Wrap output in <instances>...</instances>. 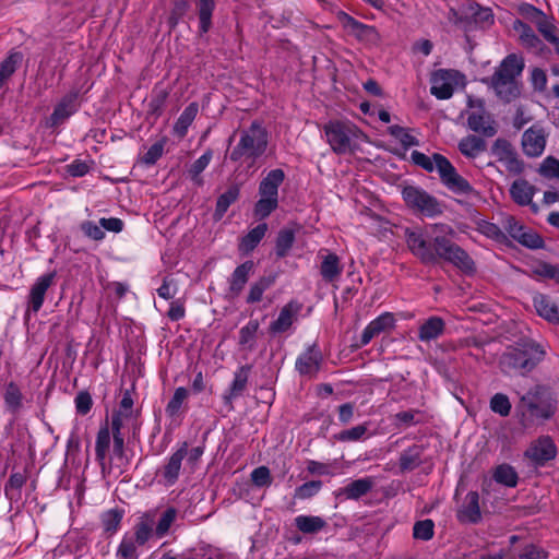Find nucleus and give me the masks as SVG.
I'll use <instances>...</instances> for the list:
<instances>
[{
  "mask_svg": "<svg viewBox=\"0 0 559 559\" xmlns=\"http://www.w3.org/2000/svg\"><path fill=\"white\" fill-rule=\"evenodd\" d=\"M435 523L432 520L417 521L413 527V536L416 539L429 540L433 537Z\"/></svg>",
  "mask_w": 559,
  "mask_h": 559,
  "instance_id": "52",
  "label": "nucleus"
},
{
  "mask_svg": "<svg viewBox=\"0 0 559 559\" xmlns=\"http://www.w3.org/2000/svg\"><path fill=\"white\" fill-rule=\"evenodd\" d=\"M123 518V511L120 509H110L102 514V524L106 533L110 535L116 533Z\"/></svg>",
  "mask_w": 559,
  "mask_h": 559,
  "instance_id": "46",
  "label": "nucleus"
},
{
  "mask_svg": "<svg viewBox=\"0 0 559 559\" xmlns=\"http://www.w3.org/2000/svg\"><path fill=\"white\" fill-rule=\"evenodd\" d=\"M250 369L248 365L241 366L235 372L234 380L228 391L223 395L224 402L230 411L234 409L233 401L241 396L247 389Z\"/></svg>",
  "mask_w": 559,
  "mask_h": 559,
  "instance_id": "19",
  "label": "nucleus"
},
{
  "mask_svg": "<svg viewBox=\"0 0 559 559\" xmlns=\"http://www.w3.org/2000/svg\"><path fill=\"white\" fill-rule=\"evenodd\" d=\"M2 397L5 412L17 417L22 413L26 400L21 386L13 380L7 382L3 385Z\"/></svg>",
  "mask_w": 559,
  "mask_h": 559,
  "instance_id": "13",
  "label": "nucleus"
},
{
  "mask_svg": "<svg viewBox=\"0 0 559 559\" xmlns=\"http://www.w3.org/2000/svg\"><path fill=\"white\" fill-rule=\"evenodd\" d=\"M445 330V322L440 317H430L425 320L418 328V340L429 343L439 338Z\"/></svg>",
  "mask_w": 559,
  "mask_h": 559,
  "instance_id": "22",
  "label": "nucleus"
},
{
  "mask_svg": "<svg viewBox=\"0 0 559 559\" xmlns=\"http://www.w3.org/2000/svg\"><path fill=\"white\" fill-rule=\"evenodd\" d=\"M269 144V132L261 122L254 120L249 128L240 130L239 141L231 150L229 158L233 162L241 159L249 162V166L265 153Z\"/></svg>",
  "mask_w": 559,
  "mask_h": 559,
  "instance_id": "5",
  "label": "nucleus"
},
{
  "mask_svg": "<svg viewBox=\"0 0 559 559\" xmlns=\"http://www.w3.org/2000/svg\"><path fill=\"white\" fill-rule=\"evenodd\" d=\"M372 486L373 481L370 478L356 479L344 488V493L347 499H359L368 493Z\"/></svg>",
  "mask_w": 559,
  "mask_h": 559,
  "instance_id": "40",
  "label": "nucleus"
},
{
  "mask_svg": "<svg viewBox=\"0 0 559 559\" xmlns=\"http://www.w3.org/2000/svg\"><path fill=\"white\" fill-rule=\"evenodd\" d=\"M493 479L507 487H515L518 485L519 476L511 465L501 464L495 469Z\"/></svg>",
  "mask_w": 559,
  "mask_h": 559,
  "instance_id": "41",
  "label": "nucleus"
},
{
  "mask_svg": "<svg viewBox=\"0 0 559 559\" xmlns=\"http://www.w3.org/2000/svg\"><path fill=\"white\" fill-rule=\"evenodd\" d=\"M324 133L332 151L340 155L354 153L365 136L355 124L345 121H330L324 126Z\"/></svg>",
  "mask_w": 559,
  "mask_h": 559,
  "instance_id": "7",
  "label": "nucleus"
},
{
  "mask_svg": "<svg viewBox=\"0 0 559 559\" xmlns=\"http://www.w3.org/2000/svg\"><path fill=\"white\" fill-rule=\"evenodd\" d=\"M276 276L273 274L260 277L257 282L251 284L249 294L247 296L248 304H255L262 300L263 294L275 283Z\"/></svg>",
  "mask_w": 559,
  "mask_h": 559,
  "instance_id": "35",
  "label": "nucleus"
},
{
  "mask_svg": "<svg viewBox=\"0 0 559 559\" xmlns=\"http://www.w3.org/2000/svg\"><path fill=\"white\" fill-rule=\"evenodd\" d=\"M188 396H189V391L186 388H183V386L177 388L175 390L173 397L170 399V401L168 402V404L166 406V414L169 417L177 416L180 413V409H181L183 403L187 401Z\"/></svg>",
  "mask_w": 559,
  "mask_h": 559,
  "instance_id": "47",
  "label": "nucleus"
},
{
  "mask_svg": "<svg viewBox=\"0 0 559 559\" xmlns=\"http://www.w3.org/2000/svg\"><path fill=\"white\" fill-rule=\"evenodd\" d=\"M253 267L254 263L252 261H246L235 269L229 278L228 292L230 296L237 297L240 295L249 280L251 272L253 271Z\"/></svg>",
  "mask_w": 559,
  "mask_h": 559,
  "instance_id": "23",
  "label": "nucleus"
},
{
  "mask_svg": "<svg viewBox=\"0 0 559 559\" xmlns=\"http://www.w3.org/2000/svg\"><path fill=\"white\" fill-rule=\"evenodd\" d=\"M195 9L200 22V33L206 34L212 27V15L215 10V0H195Z\"/></svg>",
  "mask_w": 559,
  "mask_h": 559,
  "instance_id": "31",
  "label": "nucleus"
},
{
  "mask_svg": "<svg viewBox=\"0 0 559 559\" xmlns=\"http://www.w3.org/2000/svg\"><path fill=\"white\" fill-rule=\"evenodd\" d=\"M78 93L73 92L66 95L55 107L50 116L51 124L58 126L76 111Z\"/></svg>",
  "mask_w": 559,
  "mask_h": 559,
  "instance_id": "25",
  "label": "nucleus"
},
{
  "mask_svg": "<svg viewBox=\"0 0 559 559\" xmlns=\"http://www.w3.org/2000/svg\"><path fill=\"white\" fill-rule=\"evenodd\" d=\"M322 487L321 480H310L297 487L294 497L297 499H309L317 495Z\"/></svg>",
  "mask_w": 559,
  "mask_h": 559,
  "instance_id": "56",
  "label": "nucleus"
},
{
  "mask_svg": "<svg viewBox=\"0 0 559 559\" xmlns=\"http://www.w3.org/2000/svg\"><path fill=\"white\" fill-rule=\"evenodd\" d=\"M343 267L340 258L335 253H329L321 262L320 272L324 281L333 282L342 273Z\"/></svg>",
  "mask_w": 559,
  "mask_h": 559,
  "instance_id": "33",
  "label": "nucleus"
},
{
  "mask_svg": "<svg viewBox=\"0 0 559 559\" xmlns=\"http://www.w3.org/2000/svg\"><path fill=\"white\" fill-rule=\"evenodd\" d=\"M80 228L86 237L93 240L99 241L105 237V233L102 229L100 225L98 226L91 221H85L81 223Z\"/></svg>",
  "mask_w": 559,
  "mask_h": 559,
  "instance_id": "63",
  "label": "nucleus"
},
{
  "mask_svg": "<svg viewBox=\"0 0 559 559\" xmlns=\"http://www.w3.org/2000/svg\"><path fill=\"white\" fill-rule=\"evenodd\" d=\"M238 197L239 188L237 186L228 188L227 191L221 194L216 202V209L214 213L215 218L221 219L230 204H233L238 199Z\"/></svg>",
  "mask_w": 559,
  "mask_h": 559,
  "instance_id": "39",
  "label": "nucleus"
},
{
  "mask_svg": "<svg viewBox=\"0 0 559 559\" xmlns=\"http://www.w3.org/2000/svg\"><path fill=\"white\" fill-rule=\"evenodd\" d=\"M538 174L546 179H559V159L547 156L537 169Z\"/></svg>",
  "mask_w": 559,
  "mask_h": 559,
  "instance_id": "48",
  "label": "nucleus"
},
{
  "mask_svg": "<svg viewBox=\"0 0 559 559\" xmlns=\"http://www.w3.org/2000/svg\"><path fill=\"white\" fill-rule=\"evenodd\" d=\"M533 306L537 314L550 323L559 321V305H557L549 296L544 294H535L533 296Z\"/></svg>",
  "mask_w": 559,
  "mask_h": 559,
  "instance_id": "21",
  "label": "nucleus"
},
{
  "mask_svg": "<svg viewBox=\"0 0 559 559\" xmlns=\"http://www.w3.org/2000/svg\"><path fill=\"white\" fill-rule=\"evenodd\" d=\"M490 408L500 416H508L511 412V403L509 397L502 393H496L490 400Z\"/></svg>",
  "mask_w": 559,
  "mask_h": 559,
  "instance_id": "54",
  "label": "nucleus"
},
{
  "mask_svg": "<svg viewBox=\"0 0 559 559\" xmlns=\"http://www.w3.org/2000/svg\"><path fill=\"white\" fill-rule=\"evenodd\" d=\"M516 241L530 249H540L544 247V239L535 231L526 228L523 229Z\"/></svg>",
  "mask_w": 559,
  "mask_h": 559,
  "instance_id": "55",
  "label": "nucleus"
},
{
  "mask_svg": "<svg viewBox=\"0 0 559 559\" xmlns=\"http://www.w3.org/2000/svg\"><path fill=\"white\" fill-rule=\"evenodd\" d=\"M55 272L47 273L37 278V281L33 284L28 295V309L27 311H33L37 313L45 300V295L49 287L53 284L55 281Z\"/></svg>",
  "mask_w": 559,
  "mask_h": 559,
  "instance_id": "15",
  "label": "nucleus"
},
{
  "mask_svg": "<svg viewBox=\"0 0 559 559\" xmlns=\"http://www.w3.org/2000/svg\"><path fill=\"white\" fill-rule=\"evenodd\" d=\"M295 241V231L292 228H283L276 238L275 252L278 258L287 255Z\"/></svg>",
  "mask_w": 559,
  "mask_h": 559,
  "instance_id": "43",
  "label": "nucleus"
},
{
  "mask_svg": "<svg viewBox=\"0 0 559 559\" xmlns=\"http://www.w3.org/2000/svg\"><path fill=\"white\" fill-rule=\"evenodd\" d=\"M267 231V224L261 223L252 228L246 236H243L238 246L239 251L242 253H249L253 251L260 241L263 239Z\"/></svg>",
  "mask_w": 559,
  "mask_h": 559,
  "instance_id": "30",
  "label": "nucleus"
},
{
  "mask_svg": "<svg viewBox=\"0 0 559 559\" xmlns=\"http://www.w3.org/2000/svg\"><path fill=\"white\" fill-rule=\"evenodd\" d=\"M459 150L464 156L475 158L486 150V142L479 136L467 135L460 141Z\"/></svg>",
  "mask_w": 559,
  "mask_h": 559,
  "instance_id": "32",
  "label": "nucleus"
},
{
  "mask_svg": "<svg viewBox=\"0 0 559 559\" xmlns=\"http://www.w3.org/2000/svg\"><path fill=\"white\" fill-rule=\"evenodd\" d=\"M533 273L537 276L552 278L559 282V267L554 264L540 262L534 266Z\"/></svg>",
  "mask_w": 559,
  "mask_h": 559,
  "instance_id": "60",
  "label": "nucleus"
},
{
  "mask_svg": "<svg viewBox=\"0 0 559 559\" xmlns=\"http://www.w3.org/2000/svg\"><path fill=\"white\" fill-rule=\"evenodd\" d=\"M178 516V510L174 507L167 508L162 512L160 518L154 528L156 537L162 538L168 534L171 525L175 523Z\"/></svg>",
  "mask_w": 559,
  "mask_h": 559,
  "instance_id": "38",
  "label": "nucleus"
},
{
  "mask_svg": "<svg viewBox=\"0 0 559 559\" xmlns=\"http://www.w3.org/2000/svg\"><path fill=\"white\" fill-rule=\"evenodd\" d=\"M478 230L488 238H491L496 241L503 242L507 237L501 228L490 222L483 221L478 224Z\"/></svg>",
  "mask_w": 559,
  "mask_h": 559,
  "instance_id": "57",
  "label": "nucleus"
},
{
  "mask_svg": "<svg viewBox=\"0 0 559 559\" xmlns=\"http://www.w3.org/2000/svg\"><path fill=\"white\" fill-rule=\"evenodd\" d=\"M110 447V430L108 426L102 427L96 437L95 452L96 460L100 465H104V461Z\"/></svg>",
  "mask_w": 559,
  "mask_h": 559,
  "instance_id": "42",
  "label": "nucleus"
},
{
  "mask_svg": "<svg viewBox=\"0 0 559 559\" xmlns=\"http://www.w3.org/2000/svg\"><path fill=\"white\" fill-rule=\"evenodd\" d=\"M424 448L421 445L414 444L407 450L403 451L400 455L399 466L401 473L414 471L423 463Z\"/></svg>",
  "mask_w": 559,
  "mask_h": 559,
  "instance_id": "29",
  "label": "nucleus"
},
{
  "mask_svg": "<svg viewBox=\"0 0 559 559\" xmlns=\"http://www.w3.org/2000/svg\"><path fill=\"white\" fill-rule=\"evenodd\" d=\"M302 308L296 300H290L280 311L278 318L270 324L269 332L272 334L284 333L290 329Z\"/></svg>",
  "mask_w": 559,
  "mask_h": 559,
  "instance_id": "14",
  "label": "nucleus"
},
{
  "mask_svg": "<svg viewBox=\"0 0 559 559\" xmlns=\"http://www.w3.org/2000/svg\"><path fill=\"white\" fill-rule=\"evenodd\" d=\"M278 205V200L273 198L260 197L254 205V215L259 218L267 217Z\"/></svg>",
  "mask_w": 559,
  "mask_h": 559,
  "instance_id": "53",
  "label": "nucleus"
},
{
  "mask_svg": "<svg viewBox=\"0 0 559 559\" xmlns=\"http://www.w3.org/2000/svg\"><path fill=\"white\" fill-rule=\"evenodd\" d=\"M322 361L321 352L316 345H311L296 360V369L301 376L316 377Z\"/></svg>",
  "mask_w": 559,
  "mask_h": 559,
  "instance_id": "16",
  "label": "nucleus"
},
{
  "mask_svg": "<svg viewBox=\"0 0 559 559\" xmlns=\"http://www.w3.org/2000/svg\"><path fill=\"white\" fill-rule=\"evenodd\" d=\"M188 442H182L160 468L159 473L167 485L171 486L178 480L182 461L188 454Z\"/></svg>",
  "mask_w": 559,
  "mask_h": 559,
  "instance_id": "12",
  "label": "nucleus"
},
{
  "mask_svg": "<svg viewBox=\"0 0 559 559\" xmlns=\"http://www.w3.org/2000/svg\"><path fill=\"white\" fill-rule=\"evenodd\" d=\"M406 205L425 216L433 217L442 213L441 203L427 191L415 186H407L402 191Z\"/></svg>",
  "mask_w": 559,
  "mask_h": 559,
  "instance_id": "8",
  "label": "nucleus"
},
{
  "mask_svg": "<svg viewBox=\"0 0 559 559\" xmlns=\"http://www.w3.org/2000/svg\"><path fill=\"white\" fill-rule=\"evenodd\" d=\"M524 70V59L515 53L508 55L495 69L490 78L483 82L493 90L496 96L503 103H511L521 95V83L518 78Z\"/></svg>",
  "mask_w": 559,
  "mask_h": 559,
  "instance_id": "2",
  "label": "nucleus"
},
{
  "mask_svg": "<svg viewBox=\"0 0 559 559\" xmlns=\"http://www.w3.org/2000/svg\"><path fill=\"white\" fill-rule=\"evenodd\" d=\"M155 519V511L144 513L134 526L133 540L139 545H145L154 534L153 523Z\"/></svg>",
  "mask_w": 559,
  "mask_h": 559,
  "instance_id": "27",
  "label": "nucleus"
},
{
  "mask_svg": "<svg viewBox=\"0 0 559 559\" xmlns=\"http://www.w3.org/2000/svg\"><path fill=\"white\" fill-rule=\"evenodd\" d=\"M295 524L305 534H316L325 527L326 522L320 516L299 515L295 519Z\"/></svg>",
  "mask_w": 559,
  "mask_h": 559,
  "instance_id": "37",
  "label": "nucleus"
},
{
  "mask_svg": "<svg viewBox=\"0 0 559 559\" xmlns=\"http://www.w3.org/2000/svg\"><path fill=\"white\" fill-rule=\"evenodd\" d=\"M251 480L257 487H269L272 484L270 469L266 466H260L252 471Z\"/></svg>",
  "mask_w": 559,
  "mask_h": 559,
  "instance_id": "61",
  "label": "nucleus"
},
{
  "mask_svg": "<svg viewBox=\"0 0 559 559\" xmlns=\"http://www.w3.org/2000/svg\"><path fill=\"white\" fill-rule=\"evenodd\" d=\"M513 29L519 34L520 44L527 48L534 50H540L543 43L535 34L533 28L524 23L523 21L516 19L512 25Z\"/></svg>",
  "mask_w": 559,
  "mask_h": 559,
  "instance_id": "26",
  "label": "nucleus"
},
{
  "mask_svg": "<svg viewBox=\"0 0 559 559\" xmlns=\"http://www.w3.org/2000/svg\"><path fill=\"white\" fill-rule=\"evenodd\" d=\"M519 13L526 20L531 21L532 23L536 24L545 13L540 11L539 9L535 8L534 5L530 3H522L519 7Z\"/></svg>",
  "mask_w": 559,
  "mask_h": 559,
  "instance_id": "64",
  "label": "nucleus"
},
{
  "mask_svg": "<svg viewBox=\"0 0 559 559\" xmlns=\"http://www.w3.org/2000/svg\"><path fill=\"white\" fill-rule=\"evenodd\" d=\"M285 179V173L280 169L271 170L260 182L259 194L260 197L273 198L278 200V187Z\"/></svg>",
  "mask_w": 559,
  "mask_h": 559,
  "instance_id": "24",
  "label": "nucleus"
},
{
  "mask_svg": "<svg viewBox=\"0 0 559 559\" xmlns=\"http://www.w3.org/2000/svg\"><path fill=\"white\" fill-rule=\"evenodd\" d=\"M259 328L260 323L258 320H250L245 326H242L239 331V345L245 346L250 350L253 349Z\"/></svg>",
  "mask_w": 559,
  "mask_h": 559,
  "instance_id": "45",
  "label": "nucleus"
},
{
  "mask_svg": "<svg viewBox=\"0 0 559 559\" xmlns=\"http://www.w3.org/2000/svg\"><path fill=\"white\" fill-rule=\"evenodd\" d=\"M456 518L461 523H477L481 519L479 507V495L477 491H469L461 508L457 510Z\"/></svg>",
  "mask_w": 559,
  "mask_h": 559,
  "instance_id": "20",
  "label": "nucleus"
},
{
  "mask_svg": "<svg viewBox=\"0 0 559 559\" xmlns=\"http://www.w3.org/2000/svg\"><path fill=\"white\" fill-rule=\"evenodd\" d=\"M557 448L549 437H540L533 442L525 451V456L535 465H544L546 462L555 459Z\"/></svg>",
  "mask_w": 559,
  "mask_h": 559,
  "instance_id": "11",
  "label": "nucleus"
},
{
  "mask_svg": "<svg viewBox=\"0 0 559 559\" xmlns=\"http://www.w3.org/2000/svg\"><path fill=\"white\" fill-rule=\"evenodd\" d=\"M405 241L414 257L424 264H437L439 260L450 262L465 274L476 271L469 254L445 236H435L430 241L420 229H405Z\"/></svg>",
  "mask_w": 559,
  "mask_h": 559,
  "instance_id": "1",
  "label": "nucleus"
},
{
  "mask_svg": "<svg viewBox=\"0 0 559 559\" xmlns=\"http://www.w3.org/2000/svg\"><path fill=\"white\" fill-rule=\"evenodd\" d=\"M467 126L472 131L487 138L497 133L495 120L487 110H473L467 117Z\"/></svg>",
  "mask_w": 559,
  "mask_h": 559,
  "instance_id": "17",
  "label": "nucleus"
},
{
  "mask_svg": "<svg viewBox=\"0 0 559 559\" xmlns=\"http://www.w3.org/2000/svg\"><path fill=\"white\" fill-rule=\"evenodd\" d=\"M448 72L440 70L433 78L430 93L439 99H448L453 95L454 88L451 83L445 82Z\"/></svg>",
  "mask_w": 559,
  "mask_h": 559,
  "instance_id": "36",
  "label": "nucleus"
},
{
  "mask_svg": "<svg viewBox=\"0 0 559 559\" xmlns=\"http://www.w3.org/2000/svg\"><path fill=\"white\" fill-rule=\"evenodd\" d=\"M136 546L138 544L133 540V537L123 536L116 554L118 559H138Z\"/></svg>",
  "mask_w": 559,
  "mask_h": 559,
  "instance_id": "49",
  "label": "nucleus"
},
{
  "mask_svg": "<svg viewBox=\"0 0 559 559\" xmlns=\"http://www.w3.org/2000/svg\"><path fill=\"white\" fill-rule=\"evenodd\" d=\"M546 350L536 342L528 341L515 347L508 348L500 358V368L507 374L525 376L531 372L544 358Z\"/></svg>",
  "mask_w": 559,
  "mask_h": 559,
  "instance_id": "3",
  "label": "nucleus"
},
{
  "mask_svg": "<svg viewBox=\"0 0 559 559\" xmlns=\"http://www.w3.org/2000/svg\"><path fill=\"white\" fill-rule=\"evenodd\" d=\"M198 111H199L198 104L191 103L181 112L177 122L174 126V131L179 138L186 136V134L188 132V128L191 126V123L195 119Z\"/></svg>",
  "mask_w": 559,
  "mask_h": 559,
  "instance_id": "34",
  "label": "nucleus"
},
{
  "mask_svg": "<svg viewBox=\"0 0 559 559\" xmlns=\"http://www.w3.org/2000/svg\"><path fill=\"white\" fill-rule=\"evenodd\" d=\"M469 7L475 27L485 28L493 24V14L491 9L483 8L477 3H472Z\"/></svg>",
  "mask_w": 559,
  "mask_h": 559,
  "instance_id": "44",
  "label": "nucleus"
},
{
  "mask_svg": "<svg viewBox=\"0 0 559 559\" xmlns=\"http://www.w3.org/2000/svg\"><path fill=\"white\" fill-rule=\"evenodd\" d=\"M212 159V152L206 151L202 156H200L190 167L189 174L191 178L199 183H201L200 174L207 167Z\"/></svg>",
  "mask_w": 559,
  "mask_h": 559,
  "instance_id": "59",
  "label": "nucleus"
},
{
  "mask_svg": "<svg viewBox=\"0 0 559 559\" xmlns=\"http://www.w3.org/2000/svg\"><path fill=\"white\" fill-rule=\"evenodd\" d=\"M516 409L524 427H530L536 419H549L555 414V406L545 397V391L539 385L521 396Z\"/></svg>",
  "mask_w": 559,
  "mask_h": 559,
  "instance_id": "6",
  "label": "nucleus"
},
{
  "mask_svg": "<svg viewBox=\"0 0 559 559\" xmlns=\"http://www.w3.org/2000/svg\"><path fill=\"white\" fill-rule=\"evenodd\" d=\"M395 326V318L391 312H384L372 320L362 331L359 346L367 345L374 336L390 331Z\"/></svg>",
  "mask_w": 559,
  "mask_h": 559,
  "instance_id": "18",
  "label": "nucleus"
},
{
  "mask_svg": "<svg viewBox=\"0 0 559 559\" xmlns=\"http://www.w3.org/2000/svg\"><path fill=\"white\" fill-rule=\"evenodd\" d=\"M491 153L511 175L519 176L524 171V160L519 156L515 147L507 139L498 138L491 146Z\"/></svg>",
  "mask_w": 559,
  "mask_h": 559,
  "instance_id": "9",
  "label": "nucleus"
},
{
  "mask_svg": "<svg viewBox=\"0 0 559 559\" xmlns=\"http://www.w3.org/2000/svg\"><path fill=\"white\" fill-rule=\"evenodd\" d=\"M389 133L399 140L404 148L418 145V140L413 136L405 128L399 124L389 127Z\"/></svg>",
  "mask_w": 559,
  "mask_h": 559,
  "instance_id": "50",
  "label": "nucleus"
},
{
  "mask_svg": "<svg viewBox=\"0 0 559 559\" xmlns=\"http://www.w3.org/2000/svg\"><path fill=\"white\" fill-rule=\"evenodd\" d=\"M548 133L545 128L535 123L526 129L521 136V147L523 153L531 158L543 155L547 144Z\"/></svg>",
  "mask_w": 559,
  "mask_h": 559,
  "instance_id": "10",
  "label": "nucleus"
},
{
  "mask_svg": "<svg viewBox=\"0 0 559 559\" xmlns=\"http://www.w3.org/2000/svg\"><path fill=\"white\" fill-rule=\"evenodd\" d=\"M536 188L525 179L515 180L510 188V194L519 205L532 204Z\"/></svg>",
  "mask_w": 559,
  "mask_h": 559,
  "instance_id": "28",
  "label": "nucleus"
},
{
  "mask_svg": "<svg viewBox=\"0 0 559 559\" xmlns=\"http://www.w3.org/2000/svg\"><path fill=\"white\" fill-rule=\"evenodd\" d=\"M412 160L427 171L436 169L441 182L454 193L469 194L474 190L469 182L456 171L450 160L441 154L435 153L429 157L421 152L413 151Z\"/></svg>",
  "mask_w": 559,
  "mask_h": 559,
  "instance_id": "4",
  "label": "nucleus"
},
{
  "mask_svg": "<svg viewBox=\"0 0 559 559\" xmlns=\"http://www.w3.org/2000/svg\"><path fill=\"white\" fill-rule=\"evenodd\" d=\"M133 420V417L128 416L123 411H118L112 415L111 419V432L112 436H123L124 427Z\"/></svg>",
  "mask_w": 559,
  "mask_h": 559,
  "instance_id": "58",
  "label": "nucleus"
},
{
  "mask_svg": "<svg viewBox=\"0 0 559 559\" xmlns=\"http://www.w3.org/2000/svg\"><path fill=\"white\" fill-rule=\"evenodd\" d=\"M26 480L27 476L25 473H12L4 487L5 496L9 497L10 499L14 497V492H16V495L19 496L20 490L25 485Z\"/></svg>",
  "mask_w": 559,
  "mask_h": 559,
  "instance_id": "51",
  "label": "nucleus"
},
{
  "mask_svg": "<svg viewBox=\"0 0 559 559\" xmlns=\"http://www.w3.org/2000/svg\"><path fill=\"white\" fill-rule=\"evenodd\" d=\"M366 432H367V426L358 425L350 429L341 431L336 436V438L340 441H358L365 436Z\"/></svg>",
  "mask_w": 559,
  "mask_h": 559,
  "instance_id": "62",
  "label": "nucleus"
}]
</instances>
